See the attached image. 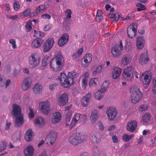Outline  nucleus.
I'll use <instances>...</instances> for the list:
<instances>
[{"instance_id": "38", "label": "nucleus", "mask_w": 156, "mask_h": 156, "mask_svg": "<svg viewBox=\"0 0 156 156\" xmlns=\"http://www.w3.org/2000/svg\"><path fill=\"white\" fill-rule=\"evenodd\" d=\"M13 6L14 9L16 11L18 10L20 7V5L19 4V2L17 0H14Z\"/></svg>"}, {"instance_id": "28", "label": "nucleus", "mask_w": 156, "mask_h": 156, "mask_svg": "<svg viewBox=\"0 0 156 156\" xmlns=\"http://www.w3.org/2000/svg\"><path fill=\"white\" fill-rule=\"evenodd\" d=\"M80 116L81 114L79 113H76L75 115L72 119L71 123L69 126L70 129H71L75 125L76 123L78 120L80 121Z\"/></svg>"}, {"instance_id": "6", "label": "nucleus", "mask_w": 156, "mask_h": 156, "mask_svg": "<svg viewBox=\"0 0 156 156\" xmlns=\"http://www.w3.org/2000/svg\"><path fill=\"white\" fill-rule=\"evenodd\" d=\"M41 56L39 54L34 53L29 57V62L31 68H34L37 66L40 63Z\"/></svg>"}, {"instance_id": "32", "label": "nucleus", "mask_w": 156, "mask_h": 156, "mask_svg": "<svg viewBox=\"0 0 156 156\" xmlns=\"http://www.w3.org/2000/svg\"><path fill=\"white\" fill-rule=\"evenodd\" d=\"M109 85V82L108 81H105L102 84L101 88L99 89L102 92L104 93L107 90Z\"/></svg>"}, {"instance_id": "63", "label": "nucleus", "mask_w": 156, "mask_h": 156, "mask_svg": "<svg viewBox=\"0 0 156 156\" xmlns=\"http://www.w3.org/2000/svg\"><path fill=\"white\" fill-rule=\"evenodd\" d=\"M5 81L2 77L0 76V87H2L4 85Z\"/></svg>"}, {"instance_id": "46", "label": "nucleus", "mask_w": 156, "mask_h": 156, "mask_svg": "<svg viewBox=\"0 0 156 156\" xmlns=\"http://www.w3.org/2000/svg\"><path fill=\"white\" fill-rule=\"evenodd\" d=\"M98 79L96 78L91 79L89 82V85L90 86H95L97 84V82L98 81Z\"/></svg>"}, {"instance_id": "37", "label": "nucleus", "mask_w": 156, "mask_h": 156, "mask_svg": "<svg viewBox=\"0 0 156 156\" xmlns=\"http://www.w3.org/2000/svg\"><path fill=\"white\" fill-rule=\"evenodd\" d=\"M104 97L103 93L100 90L97 91L95 94V97L96 99L100 101Z\"/></svg>"}, {"instance_id": "60", "label": "nucleus", "mask_w": 156, "mask_h": 156, "mask_svg": "<svg viewBox=\"0 0 156 156\" xmlns=\"http://www.w3.org/2000/svg\"><path fill=\"white\" fill-rule=\"evenodd\" d=\"M98 124L100 130H103L104 129V127L101 122L98 121Z\"/></svg>"}, {"instance_id": "14", "label": "nucleus", "mask_w": 156, "mask_h": 156, "mask_svg": "<svg viewBox=\"0 0 156 156\" xmlns=\"http://www.w3.org/2000/svg\"><path fill=\"white\" fill-rule=\"evenodd\" d=\"M39 107L41 111L44 114H48L50 110V103L48 102H43L40 103Z\"/></svg>"}, {"instance_id": "18", "label": "nucleus", "mask_w": 156, "mask_h": 156, "mask_svg": "<svg viewBox=\"0 0 156 156\" xmlns=\"http://www.w3.org/2000/svg\"><path fill=\"white\" fill-rule=\"evenodd\" d=\"M32 81V79L30 77L26 78L22 83L21 87L24 90H27L30 87Z\"/></svg>"}, {"instance_id": "24", "label": "nucleus", "mask_w": 156, "mask_h": 156, "mask_svg": "<svg viewBox=\"0 0 156 156\" xmlns=\"http://www.w3.org/2000/svg\"><path fill=\"white\" fill-rule=\"evenodd\" d=\"M91 140L94 143H97L99 142L101 140L100 134L97 132H93L91 133Z\"/></svg>"}, {"instance_id": "40", "label": "nucleus", "mask_w": 156, "mask_h": 156, "mask_svg": "<svg viewBox=\"0 0 156 156\" xmlns=\"http://www.w3.org/2000/svg\"><path fill=\"white\" fill-rule=\"evenodd\" d=\"M104 66L103 65H101L98 66L94 70L93 73L94 75H95L97 73H99L101 72Z\"/></svg>"}, {"instance_id": "29", "label": "nucleus", "mask_w": 156, "mask_h": 156, "mask_svg": "<svg viewBox=\"0 0 156 156\" xmlns=\"http://www.w3.org/2000/svg\"><path fill=\"white\" fill-rule=\"evenodd\" d=\"M25 156H33L34 153V149L32 146H27L24 150Z\"/></svg>"}, {"instance_id": "1", "label": "nucleus", "mask_w": 156, "mask_h": 156, "mask_svg": "<svg viewBox=\"0 0 156 156\" xmlns=\"http://www.w3.org/2000/svg\"><path fill=\"white\" fill-rule=\"evenodd\" d=\"M75 75L71 72H69L66 75L64 72H62L58 76V79L62 86L65 88H69L75 82Z\"/></svg>"}, {"instance_id": "20", "label": "nucleus", "mask_w": 156, "mask_h": 156, "mask_svg": "<svg viewBox=\"0 0 156 156\" xmlns=\"http://www.w3.org/2000/svg\"><path fill=\"white\" fill-rule=\"evenodd\" d=\"M43 41L44 40L42 38L37 37L32 42L31 47L34 48H39L41 46Z\"/></svg>"}, {"instance_id": "17", "label": "nucleus", "mask_w": 156, "mask_h": 156, "mask_svg": "<svg viewBox=\"0 0 156 156\" xmlns=\"http://www.w3.org/2000/svg\"><path fill=\"white\" fill-rule=\"evenodd\" d=\"M68 95L66 93L62 94L58 99V103L60 106L65 105L68 101Z\"/></svg>"}, {"instance_id": "53", "label": "nucleus", "mask_w": 156, "mask_h": 156, "mask_svg": "<svg viewBox=\"0 0 156 156\" xmlns=\"http://www.w3.org/2000/svg\"><path fill=\"white\" fill-rule=\"evenodd\" d=\"M31 12L30 9L29 8H27L25 10L23 13V16L25 17H27Z\"/></svg>"}, {"instance_id": "33", "label": "nucleus", "mask_w": 156, "mask_h": 156, "mask_svg": "<svg viewBox=\"0 0 156 156\" xmlns=\"http://www.w3.org/2000/svg\"><path fill=\"white\" fill-rule=\"evenodd\" d=\"M42 86L40 83H37L35 85L33 88L34 93H37L42 90Z\"/></svg>"}, {"instance_id": "51", "label": "nucleus", "mask_w": 156, "mask_h": 156, "mask_svg": "<svg viewBox=\"0 0 156 156\" xmlns=\"http://www.w3.org/2000/svg\"><path fill=\"white\" fill-rule=\"evenodd\" d=\"M87 118V117L86 115L84 114L82 115H81L80 121L82 124H84L86 121Z\"/></svg>"}, {"instance_id": "4", "label": "nucleus", "mask_w": 156, "mask_h": 156, "mask_svg": "<svg viewBox=\"0 0 156 156\" xmlns=\"http://www.w3.org/2000/svg\"><path fill=\"white\" fill-rule=\"evenodd\" d=\"M87 136L82 133H76L71 135L69 138V142L73 145H76L85 141Z\"/></svg>"}, {"instance_id": "34", "label": "nucleus", "mask_w": 156, "mask_h": 156, "mask_svg": "<svg viewBox=\"0 0 156 156\" xmlns=\"http://www.w3.org/2000/svg\"><path fill=\"white\" fill-rule=\"evenodd\" d=\"M35 123L40 126H42L44 124V118L41 117H39L35 119Z\"/></svg>"}, {"instance_id": "30", "label": "nucleus", "mask_w": 156, "mask_h": 156, "mask_svg": "<svg viewBox=\"0 0 156 156\" xmlns=\"http://www.w3.org/2000/svg\"><path fill=\"white\" fill-rule=\"evenodd\" d=\"M33 131L31 129H29L26 132L24 138L27 141H30L32 140L33 138Z\"/></svg>"}, {"instance_id": "13", "label": "nucleus", "mask_w": 156, "mask_h": 156, "mask_svg": "<svg viewBox=\"0 0 156 156\" xmlns=\"http://www.w3.org/2000/svg\"><path fill=\"white\" fill-rule=\"evenodd\" d=\"M150 71H148L142 74L141 78L143 83L146 85L149 84L151 82V75Z\"/></svg>"}, {"instance_id": "57", "label": "nucleus", "mask_w": 156, "mask_h": 156, "mask_svg": "<svg viewBox=\"0 0 156 156\" xmlns=\"http://www.w3.org/2000/svg\"><path fill=\"white\" fill-rule=\"evenodd\" d=\"M29 117L30 119H32L34 117V114L33 109L30 108H29Z\"/></svg>"}, {"instance_id": "12", "label": "nucleus", "mask_w": 156, "mask_h": 156, "mask_svg": "<svg viewBox=\"0 0 156 156\" xmlns=\"http://www.w3.org/2000/svg\"><path fill=\"white\" fill-rule=\"evenodd\" d=\"M106 112L109 119L112 121L116 118L118 110L115 108L111 107L107 109Z\"/></svg>"}, {"instance_id": "11", "label": "nucleus", "mask_w": 156, "mask_h": 156, "mask_svg": "<svg viewBox=\"0 0 156 156\" xmlns=\"http://www.w3.org/2000/svg\"><path fill=\"white\" fill-rule=\"evenodd\" d=\"M57 133L54 131L50 132L46 138V141L48 145H52L55 141L57 137Z\"/></svg>"}, {"instance_id": "56", "label": "nucleus", "mask_w": 156, "mask_h": 156, "mask_svg": "<svg viewBox=\"0 0 156 156\" xmlns=\"http://www.w3.org/2000/svg\"><path fill=\"white\" fill-rule=\"evenodd\" d=\"M65 13L67 14L66 18L67 19H69L71 17V14L72 12L70 9H67Z\"/></svg>"}, {"instance_id": "5", "label": "nucleus", "mask_w": 156, "mask_h": 156, "mask_svg": "<svg viewBox=\"0 0 156 156\" xmlns=\"http://www.w3.org/2000/svg\"><path fill=\"white\" fill-rule=\"evenodd\" d=\"M130 98L132 102L136 104L139 101L142 97V93L137 88L132 87L130 89Z\"/></svg>"}, {"instance_id": "52", "label": "nucleus", "mask_w": 156, "mask_h": 156, "mask_svg": "<svg viewBox=\"0 0 156 156\" xmlns=\"http://www.w3.org/2000/svg\"><path fill=\"white\" fill-rule=\"evenodd\" d=\"M147 108V106L145 104H143L140 106L138 108V110L140 112H142L146 110Z\"/></svg>"}, {"instance_id": "21", "label": "nucleus", "mask_w": 156, "mask_h": 156, "mask_svg": "<svg viewBox=\"0 0 156 156\" xmlns=\"http://www.w3.org/2000/svg\"><path fill=\"white\" fill-rule=\"evenodd\" d=\"M149 58L147 55V51L146 53H142L140 55L139 59V62L142 65L146 64L149 61Z\"/></svg>"}, {"instance_id": "42", "label": "nucleus", "mask_w": 156, "mask_h": 156, "mask_svg": "<svg viewBox=\"0 0 156 156\" xmlns=\"http://www.w3.org/2000/svg\"><path fill=\"white\" fill-rule=\"evenodd\" d=\"M136 6L138 7L137 9L138 11L144 10H145V6L141 3H137Z\"/></svg>"}, {"instance_id": "26", "label": "nucleus", "mask_w": 156, "mask_h": 156, "mask_svg": "<svg viewBox=\"0 0 156 156\" xmlns=\"http://www.w3.org/2000/svg\"><path fill=\"white\" fill-rule=\"evenodd\" d=\"M121 71L122 70L121 68L118 67L114 68L112 73V78L114 79H117L119 76Z\"/></svg>"}, {"instance_id": "54", "label": "nucleus", "mask_w": 156, "mask_h": 156, "mask_svg": "<svg viewBox=\"0 0 156 156\" xmlns=\"http://www.w3.org/2000/svg\"><path fill=\"white\" fill-rule=\"evenodd\" d=\"M9 43L12 44V48L15 49L16 48V41L14 39H10L9 40Z\"/></svg>"}, {"instance_id": "41", "label": "nucleus", "mask_w": 156, "mask_h": 156, "mask_svg": "<svg viewBox=\"0 0 156 156\" xmlns=\"http://www.w3.org/2000/svg\"><path fill=\"white\" fill-rule=\"evenodd\" d=\"M133 137V135H129L127 134H125L123 135L122 138L125 141L128 142Z\"/></svg>"}, {"instance_id": "49", "label": "nucleus", "mask_w": 156, "mask_h": 156, "mask_svg": "<svg viewBox=\"0 0 156 156\" xmlns=\"http://www.w3.org/2000/svg\"><path fill=\"white\" fill-rule=\"evenodd\" d=\"M132 48V46L131 45L130 43L128 41H126L125 46L126 50L128 51L131 49Z\"/></svg>"}, {"instance_id": "62", "label": "nucleus", "mask_w": 156, "mask_h": 156, "mask_svg": "<svg viewBox=\"0 0 156 156\" xmlns=\"http://www.w3.org/2000/svg\"><path fill=\"white\" fill-rule=\"evenodd\" d=\"M103 18V16H99L98 15L96 16V21L98 22H99L102 20Z\"/></svg>"}, {"instance_id": "2", "label": "nucleus", "mask_w": 156, "mask_h": 156, "mask_svg": "<svg viewBox=\"0 0 156 156\" xmlns=\"http://www.w3.org/2000/svg\"><path fill=\"white\" fill-rule=\"evenodd\" d=\"M63 58L61 53H59L54 58H52L49 65L51 69L57 72L62 69L63 67Z\"/></svg>"}, {"instance_id": "45", "label": "nucleus", "mask_w": 156, "mask_h": 156, "mask_svg": "<svg viewBox=\"0 0 156 156\" xmlns=\"http://www.w3.org/2000/svg\"><path fill=\"white\" fill-rule=\"evenodd\" d=\"M149 115V113H146L143 116L142 118L144 122L146 123L148 122L150 118Z\"/></svg>"}, {"instance_id": "31", "label": "nucleus", "mask_w": 156, "mask_h": 156, "mask_svg": "<svg viewBox=\"0 0 156 156\" xmlns=\"http://www.w3.org/2000/svg\"><path fill=\"white\" fill-rule=\"evenodd\" d=\"M99 116L98 114V111L96 110H94L92 112L90 117V119L92 123L95 122Z\"/></svg>"}, {"instance_id": "23", "label": "nucleus", "mask_w": 156, "mask_h": 156, "mask_svg": "<svg viewBox=\"0 0 156 156\" xmlns=\"http://www.w3.org/2000/svg\"><path fill=\"white\" fill-rule=\"evenodd\" d=\"M61 119V115L59 112L54 113L51 118V122L53 123H55L59 121Z\"/></svg>"}, {"instance_id": "9", "label": "nucleus", "mask_w": 156, "mask_h": 156, "mask_svg": "<svg viewBox=\"0 0 156 156\" xmlns=\"http://www.w3.org/2000/svg\"><path fill=\"white\" fill-rule=\"evenodd\" d=\"M137 24L133 23L129 25L127 28V32L128 37L132 39L136 36L137 31Z\"/></svg>"}, {"instance_id": "48", "label": "nucleus", "mask_w": 156, "mask_h": 156, "mask_svg": "<svg viewBox=\"0 0 156 156\" xmlns=\"http://www.w3.org/2000/svg\"><path fill=\"white\" fill-rule=\"evenodd\" d=\"M6 146V143L5 141H2L0 143V151L4 150Z\"/></svg>"}, {"instance_id": "27", "label": "nucleus", "mask_w": 156, "mask_h": 156, "mask_svg": "<svg viewBox=\"0 0 156 156\" xmlns=\"http://www.w3.org/2000/svg\"><path fill=\"white\" fill-rule=\"evenodd\" d=\"M144 40L143 37H139L136 40V46L138 49H141L144 47Z\"/></svg>"}, {"instance_id": "16", "label": "nucleus", "mask_w": 156, "mask_h": 156, "mask_svg": "<svg viewBox=\"0 0 156 156\" xmlns=\"http://www.w3.org/2000/svg\"><path fill=\"white\" fill-rule=\"evenodd\" d=\"M131 57L129 54L124 55L121 60L120 65L122 66H126L131 61Z\"/></svg>"}, {"instance_id": "43", "label": "nucleus", "mask_w": 156, "mask_h": 156, "mask_svg": "<svg viewBox=\"0 0 156 156\" xmlns=\"http://www.w3.org/2000/svg\"><path fill=\"white\" fill-rule=\"evenodd\" d=\"M32 22L31 21H28L27 23L26 27L27 32H29L31 30L32 28Z\"/></svg>"}, {"instance_id": "59", "label": "nucleus", "mask_w": 156, "mask_h": 156, "mask_svg": "<svg viewBox=\"0 0 156 156\" xmlns=\"http://www.w3.org/2000/svg\"><path fill=\"white\" fill-rule=\"evenodd\" d=\"M120 16V13H117L115 14H113V17H114V19L115 21H117L119 20Z\"/></svg>"}, {"instance_id": "55", "label": "nucleus", "mask_w": 156, "mask_h": 156, "mask_svg": "<svg viewBox=\"0 0 156 156\" xmlns=\"http://www.w3.org/2000/svg\"><path fill=\"white\" fill-rule=\"evenodd\" d=\"M87 85V80L85 79H82V87L84 89H85Z\"/></svg>"}, {"instance_id": "61", "label": "nucleus", "mask_w": 156, "mask_h": 156, "mask_svg": "<svg viewBox=\"0 0 156 156\" xmlns=\"http://www.w3.org/2000/svg\"><path fill=\"white\" fill-rule=\"evenodd\" d=\"M52 27V25L51 24H48L45 26L44 28L45 31H47L49 30Z\"/></svg>"}, {"instance_id": "58", "label": "nucleus", "mask_w": 156, "mask_h": 156, "mask_svg": "<svg viewBox=\"0 0 156 156\" xmlns=\"http://www.w3.org/2000/svg\"><path fill=\"white\" fill-rule=\"evenodd\" d=\"M41 17L43 19H50L51 18V16L48 14H42L41 16Z\"/></svg>"}, {"instance_id": "10", "label": "nucleus", "mask_w": 156, "mask_h": 156, "mask_svg": "<svg viewBox=\"0 0 156 156\" xmlns=\"http://www.w3.org/2000/svg\"><path fill=\"white\" fill-rule=\"evenodd\" d=\"M55 42L53 37L48 38L44 44L42 46V50L44 52L49 51L52 48Z\"/></svg>"}, {"instance_id": "15", "label": "nucleus", "mask_w": 156, "mask_h": 156, "mask_svg": "<svg viewBox=\"0 0 156 156\" xmlns=\"http://www.w3.org/2000/svg\"><path fill=\"white\" fill-rule=\"evenodd\" d=\"M81 61L82 65L83 67H87L92 60V55L91 54L88 53L83 57Z\"/></svg>"}, {"instance_id": "44", "label": "nucleus", "mask_w": 156, "mask_h": 156, "mask_svg": "<svg viewBox=\"0 0 156 156\" xmlns=\"http://www.w3.org/2000/svg\"><path fill=\"white\" fill-rule=\"evenodd\" d=\"M93 153L94 156H99L100 154L98 147L97 146H94L93 148Z\"/></svg>"}, {"instance_id": "25", "label": "nucleus", "mask_w": 156, "mask_h": 156, "mask_svg": "<svg viewBox=\"0 0 156 156\" xmlns=\"http://www.w3.org/2000/svg\"><path fill=\"white\" fill-rule=\"evenodd\" d=\"M91 97V93H88L83 98L81 99V102L82 105L83 106L86 107L87 106L90 99Z\"/></svg>"}, {"instance_id": "35", "label": "nucleus", "mask_w": 156, "mask_h": 156, "mask_svg": "<svg viewBox=\"0 0 156 156\" xmlns=\"http://www.w3.org/2000/svg\"><path fill=\"white\" fill-rule=\"evenodd\" d=\"M83 51V48L81 47L78 49L77 51L73 55V57L74 59H76L79 57L82 54Z\"/></svg>"}, {"instance_id": "7", "label": "nucleus", "mask_w": 156, "mask_h": 156, "mask_svg": "<svg viewBox=\"0 0 156 156\" xmlns=\"http://www.w3.org/2000/svg\"><path fill=\"white\" fill-rule=\"evenodd\" d=\"M123 48L122 41L120 40L119 45H116L112 48L111 53L112 57L114 58L119 57L121 55Z\"/></svg>"}, {"instance_id": "64", "label": "nucleus", "mask_w": 156, "mask_h": 156, "mask_svg": "<svg viewBox=\"0 0 156 156\" xmlns=\"http://www.w3.org/2000/svg\"><path fill=\"white\" fill-rule=\"evenodd\" d=\"M11 125V122H8L7 121L6 122V127L5 128V129L6 130H8L9 129L10 126Z\"/></svg>"}, {"instance_id": "50", "label": "nucleus", "mask_w": 156, "mask_h": 156, "mask_svg": "<svg viewBox=\"0 0 156 156\" xmlns=\"http://www.w3.org/2000/svg\"><path fill=\"white\" fill-rule=\"evenodd\" d=\"M153 88L152 89V92L154 94H156V77L153 79Z\"/></svg>"}, {"instance_id": "47", "label": "nucleus", "mask_w": 156, "mask_h": 156, "mask_svg": "<svg viewBox=\"0 0 156 156\" xmlns=\"http://www.w3.org/2000/svg\"><path fill=\"white\" fill-rule=\"evenodd\" d=\"M72 112H68L66 115V122H69L72 116Z\"/></svg>"}, {"instance_id": "19", "label": "nucleus", "mask_w": 156, "mask_h": 156, "mask_svg": "<svg viewBox=\"0 0 156 156\" xmlns=\"http://www.w3.org/2000/svg\"><path fill=\"white\" fill-rule=\"evenodd\" d=\"M69 39V35L67 33L64 34L59 38L58 42L59 46L64 45L68 41Z\"/></svg>"}, {"instance_id": "39", "label": "nucleus", "mask_w": 156, "mask_h": 156, "mask_svg": "<svg viewBox=\"0 0 156 156\" xmlns=\"http://www.w3.org/2000/svg\"><path fill=\"white\" fill-rule=\"evenodd\" d=\"M49 58V57L48 56H45L43 58L41 66L42 67H45L48 64V60Z\"/></svg>"}, {"instance_id": "3", "label": "nucleus", "mask_w": 156, "mask_h": 156, "mask_svg": "<svg viewBox=\"0 0 156 156\" xmlns=\"http://www.w3.org/2000/svg\"><path fill=\"white\" fill-rule=\"evenodd\" d=\"M21 108L18 105L14 104L12 105V114L14 116L16 117L15 126L18 127L21 126L23 123V115L21 114Z\"/></svg>"}, {"instance_id": "8", "label": "nucleus", "mask_w": 156, "mask_h": 156, "mask_svg": "<svg viewBox=\"0 0 156 156\" xmlns=\"http://www.w3.org/2000/svg\"><path fill=\"white\" fill-rule=\"evenodd\" d=\"M133 68L132 66H127L124 70L122 73L123 78L126 80L130 81L133 77Z\"/></svg>"}, {"instance_id": "36", "label": "nucleus", "mask_w": 156, "mask_h": 156, "mask_svg": "<svg viewBox=\"0 0 156 156\" xmlns=\"http://www.w3.org/2000/svg\"><path fill=\"white\" fill-rule=\"evenodd\" d=\"M46 9V5L45 4L41 5H39L36 9L35 11V14H37L43 10H45Z\"/></svg>"}, {"instance_id": "22", "label": "nucleus", "mask_w": 156, "mask_h": 156, "mask_svg": "<svg viewBox=\"0 0 156 156\" xmlns=\"http://www.w3.org/2000/svg\"><path fill=\"white\" fill-rule=\"evenodd\" d=\"M137 122L136 121H131L127 124V128L131 132H133L137 126Z\"/></svg>"}]
</instances>
